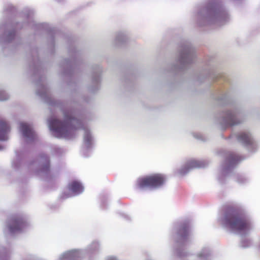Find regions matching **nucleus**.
I'll use <instances>...</instances> for the list:
<instances>
[{
    "instance_id": "f257e3e1",
    "label": "nucleus",
    "mask_w": 260,
    "mask_h": 260,
    "mask_svg": "<svg viewBox=\"0 0 260 260\" xmlns=\"http://www.w3.org/2000/svg\"><path fill=\"white\" fill-rule=\"evenodd\" d=\"M225 226L238 233H245L251 229V223L241 209L233 208L225 214L223 219Z\"/></svg>"
},
{
    "instance_id": "f03ea898",
    "label": "nucleus",
    "mask_w": 260,
    "mask_h": 260,
    "mask_svg": "<svg viewBox=\"0 0 260 260\" xmlns=\"http://www.w3.org/2000/svg\"><path fill=\"white\" fill-rule=\"evenodd\" d=\"M64 120L61 122L57 119L49 121L50 129L55 133L57 137L70 138L75 129L73 125L78 120L73 116L72 112H66L64 115Z\"/></svg>"
},
{
    "instance_id": "7ed1b4c3",
    "label": "nucleus",
    "mask_w": 260,
    "mask_h": 260,
    "mask_svg": "<svg viewBox=\"0 0 260 260\" xmlns=\"http://www.w3.org/2000/svg\"><path fill=\"white\" fill-rule=\"evenodd\" d=\"M165 181L166 178L163 175L155 174L140 178L138 181V185L141 188H157L162 186Z\"/></svg>"
},
{
    "instance_id": "20e7f679",
    "label": "nucleus",
    "mask_w": 260,
    "mask_h": 260,
    "mask_svg": "<svg viewBox=\"0 0 260 260\" xmlns=\"http://www.w3.org/2000/svg\"><path fill=\"white\" fill-rule=\"evenodd\" d=\"M189 232V223L186 221L181 223L177 233L178 241L180 242L186 241L188 239Z\"/></svg>"
},
{
    "instance_id": "39448f33",
    "label": "nucleus",
    "mask_w": 260,
    "mask_h": 260,
    "mask_svg": "<svg viewBox=\"0 0 260 260\" xmlns=\"http://www.w3.org/2000/svg\"><path fill=\"white\" fill-rule=\"evenodd\" d=\"M20 129L25 137L30 139H34L36 138L35 132L30 126L26 123H21L20 124Z\"/></svg>"
},
{
    "instance_id": "423d86ee",
    "label": "nucleus",
    "mask_w": 260,
    "mask_h": 260,
    "mask_svg": "<svg viewBox=\"0 0 260 260\" xmlns=\"http://www.w3.org/2000/svg\"><path fill=\"white\" fill-rule=\"evenodd\" d=\"M39 162L41 164L42 172H47L49 170L50 161L49 157L45 154H41L39 156Z\"/></svg>"
},
{
    "instance_id": "0eeeda50",
    "label": "nucleus",
    "mask_w": 260,
    "mask_h": 260,
    "mask_svg": "<svg viewBox=\"0 0 260 260\" xmlns=\"http://www.w3.org/2000/svg\"><path fill=\"white\" fill-rule=\"evenodd\" d=\"M24 226V222L22 219H16L12 220L9 229L10 232L13 233L20 231Z\"/></svg>"
},
{
    "instance_id": "6e6552de",
    "label": "nucleus",
    "mask_w": 260,
    "mask_h": 260,
    "mask_svg": "<svg viewBox=\"0 0 260 260\" xmlns=\"http://www.w3.org/2000/svg\"><path fill=\"white\" fill-rule=\"evenodd\" d=\"M69 188L75 194H79L83 191V187L80 182L76 181L71 182L69 184Z\"/></svg>"
},
{
    "instance_id": "1a4fd4ad",
    "label": "nucleus",
    "mask_w": 260,
    "mask_h": 260,
    "mask_svg": "<svg viewBox=\"0 0 260 260\" xmlns=\"http://www.w3.org/2000/svg\"><path fill=\"white\" fill-rule=\"evenodd\" d=\"M10 131V127L8 123L4 121H0V140L7 139L6 134Z\"/></svg>"
},
{
    "instance_id": "9d476101",
    "label": "nucleus",
    "mask_w": 260,
    "mask_h": 260,
    "mask_svg": "<svg viewBox=\"0 0 260 260\" xmlns=\"http://www.w3.org/2000/svg\"><path fill=\"white\" fill-rule=\"evenodd\" d=\"M238 140L244 145H249L252 143V140L250 135L246 133H242L238 136Z\"/></svg>"
},
{
    "instance_id": "9b49d317",
    "label": "nucleus",
    "mask_w": 260,
    "mask_h": 260,
    "mask_svg": "<svg viewBox=\"0 0 260 260\" xmlns=\"http://www.w3.org/2000/svg\"><path fill=\"white\" fill-rule=\"evenodd\" d=\"M229 119H230L229 124L230 125H234L240 123V121H235V120H236V117L234 115H230L229 117Z\"/></svg>"
},
{
    "instance_id": "f8f14e48",
    "label": "nucleus",
    "mask_w": 260,
    "mask_h": 260,
    "mask_svg": "<svg viewBox=\"0 0 260 260\" xmlns=\"http://www.w3.org/2000/svg\"><path fill=\"white\" fill-rule=\"evenodd\" d=\"M200 167V165L198 161L193 160V161H191L189 163V164L188 166V168H187V170H188L190 168H198V167Z\"/></svg>"
},
{
    "instance_id": "ddd939ff",
    "label": "nucleus",
    "mask_w": 260,
    "mask_h": 260,
    "mask_svg": "<svg viewBox=\"0 0 260 260\" xmlns=\"http://www.w3.org/2000/svg\"><path fill=\"white\" fill-rule=\"evenodd\" d=\"M239 160H240V158H239V156L236 155H234V154H232L231 155V157L230 159V161L231 162H236L238 161Z\"/></svg>"
},
{
    "instance_id": "4468645a",
    "label": "nucleus",
    "mask_w": 260,
    "mask_h": 260,
    "mask_svg": "<svg viewBox=\"0 0 260 260\" xmlns=\"http://www.w3.org/2000/svg\"><path fill=\"white\" fill-rule=\"evenodd\" d=\"M91 137L87 135V136H86L84 138V141L87 143V144H90V142H91Z\"/></svg>"
},
{
    "instance_id": "2eb2a0df",
    "label": "nucleus",
    "mask_w": 260,
    "mask_h": 260,
    "mask_svg": "<svg viewBox=\"0 0 260 260\" xmlns=\"http://www.w3.org/2000/svg\"><path fill=\"white\" fill-rule=\"evenodd\" d=\"M8 99L6 95L3 92H0V101H5Z\"/></svg>"
},
{
    "instance_id": "dca6fc26",
    "label": "nucleus",
    "mask_w": 260,
    "mask_h": 260,
    "mask_svg": "<svg viewBox=\"0 0 260 260\" xmlns=\"http://www.w3.org/2000/svg\"><path fill=\"white\" fill-rule=\"evenodd\" d=\"M108 260H117V259L114 257H110L108 258Z\"/></svg>"
}]
</instances>
